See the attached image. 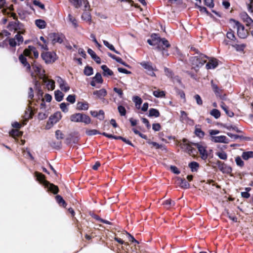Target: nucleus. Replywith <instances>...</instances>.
<instances>
[{
  "instance_id": "nucleus-28",
  "label": "nucleus",
  "mask_w": 253,
  "mask_h": 253,
  "mask_svg": "<svg viewBox=\"0 0 253 253\" xmlns=\"http://www.w3.org/2000/svg\"><path fill=\"white\" fill-rule=\"evenodd\" d=\"M227 135L228 136L232 138H233L234 139H237L238 138L241 139H244L246 140H250V138L249 137H245L243 135H238L236 134H233L231 133L228 132Z\"/></svg>"
},
{
  "instance_id": "nucleus-53",
  "label": "nucleus",
  "mask_w": 253,
  "mask_h": 253,
  "mask_svg": "<svg viewBox=\"0 0 253 253\" xmlns=\"http://www.w3.org/2000/svg\"><path fill=\"white\" fill-rule=\"evenodd\" d=\"M82 18L86 21L91 20V16L88 12H84L82 16Z\"/></svg>"
},
{
  "instance_id": "nucleus-51",
  "label": "nucleus",
  "mask_w": 253,
  "mask_h": 253,
  "mask_svg": "<svg viewBox=\"0 0 253 253\" xmlns=\"http://www.w3.org/2000/svg\"><path fill=\"white\" fill-rule=\"evenodd\" d=\"M15 40L17 41L18 45H20L23 42V38L20 34H18L14 37Z\"/></svg>"
},
{
  "instance_id": "nucleus-46",
  "label": "nucleus",
  "mask_w": 253,
  "mask_h": 253,
  "mask_svg": "<svg viewBox=\"0 0 253 253\" xmlns=\"http://www.w3.org/2000/svg\"><path fill=\"white\" fill-rule=\"evenodd\" d=\"M162 45L165 46L166 47H169L170 46L168 41L165 38H163V39L160 38V46L161 47L162 46Z\"/></svg>"
},
{
  "instance_id": "nucleus-18",
  "label": "nucleus",
  "mask_w": 253,
  "mask_h": 253,
  "mask_svg": "<svg viewBox=\"0 0 253 253\" xmlns=\"http://www.w3.org/2000/svg\"><path fill=\"white\" fill-rule=\"evenodd\" d=\"M89 104L87 102H79L77 104V109L79 110H87Z\"/></svg>"
},
{
  "instance_id": "nucleus-6",
  "label": "nucleus",
  "mask_w": 253,
  "mask_h": 253,
  "mask_svg": "<svg viewBox=\"0 0 253 253\" xmlns=\"http://www.w3.org/2000/svg\"><path fill=\"white\" fill-rule=\"evenodd\" d=\"M192 143H189L187 139L184 138L182 140V143L181 144V148L189 154L194 155L196 150L192 147Z\"/></svg>"
},
{
  "instance_id": "nucleus-21",
  "label": "nucleus",
  "mask_w": 253,
  "mask_h": 253,
  "mask_svg": "<svg viewBox=\"0 0 253 253\" xmlns=\"http://www.w3.org/2000/svg\"><path fill=\"white\" fill-rule=\"evenodd\" d=\"M101 69L103 71V75L104 76H112L113 75V71L109 69L106 65H102Z\"/></svg>"
},
{
  "instance_id": "nucleus-15",
  "label": "nucleus",
  "mask_w": 253,
  "mask_h": 253,
  "mask_svg": "<svg viewBox=\"0 0 253 253\" xmlns=\"http://www.w3.org/2000/svg\"><path fill=\"white\" fill-rule=\"evenodd\" d=\"M43 83L45 84L46 88L48 90H53L55 88V82L53 80H49L47 79L45 76L42 78Z\"/></svg>"
},
{
  "instance_id": "nucleus-41",
  "label": "nucleus",
  "mask_w": 253,
  "mask_h": 253,
  "mask_svg": "<svg viewBox=\"0 0 253 253\" xmlns=\"http://www.w3.org/2000/svg\"><path fill=\"white\" fill-rule=\"evenodd\" d=\"M181 188L187 189L189 187L190 185L188 182L185 179H180V182L179 183Z\"/></svg>"
},
{
  "instance_id": "nucleus-58",
  "label": "nucleus",
  "mask_w": 253,
  "mask_h": 253,
  "mask_svg": "<svg viewBox=\"0 0 253 253\" xmlns=\"http://www.w3.org/2000/svg\"><path fill=\"white\" fill-rule=\"evenodd\" d=\"M194 98L196 101V102L198 105H202L203 104V101L202 98H201L200 96L198 94H196Z\"/></svg>"
},
{
  "instance_id": "nucleus-61",
  "label": "nucleus",
  "mask_w": 253,
  "mask_h": 253,
  "mask_svg": "<svg viewBox=\"0 0 253 253\" xmlns=\"http://www.w3.org/2000/svg\"><path fill=\"white\" fill-rule=\"evenodd\" d=\"M10 134L13 136H20L22 134V133L18 130H12L10 132Z\"/></svg>"
},
{
  "instance_id": "nucleus-1",
  "label": "nucleus",
  "mask_w": 253,
  "mask_h": 253,
  "mask_svg": "<svg viewBox=\"0 0 253 253\" xmlns=\"http://www.w3.org/2000/svg\"><path fill=\"white\" fill-rule=\"evenodd\" d=\"M35 176L36 177L37 180L42 184L45 187H46L48 191L56 194L58 192V188L57 186L49 183L44 179V176L41 173L35 172Z\"/></svg>"
},
{
  "instance_id": "nucleus-56",
  "label": "nucleus",
  "mask_w": 253,
  "mask_h": 253,
  "mask_svg": "<svg viewBox=\"0 0 253 253\" xmlns=\"http://www.w3.org/2000/svg\"><path fill=\"white\" fill-rule=\"evenodd\" d=\"M153 146L155 147L156 149H161L162 150H166V148L165 146L162 144H159V143L154 142L153 143Z\"/></svg>"
},
{
  "instance_id": "nucleus-25",
  "label": "nucleus",
  "mask_w": 253,
  "mask_h": 253,
  "mask_svg": "<svg viewBox=\"0 0 253 253\" xmlns=\"http://www.w3.org/2000/svg\"><path fill=\"white\" fill-rule=\"evenodd\" d=\"M29 50L33 51V54L35 58H38L39 52L35 47L32 45L28 46V47L26 48V52L27 53Z\"/></svg>"
},
{
  "instance_id": "nucleus-47",
  "label": "nucleus",
  "mask_w": 253,
  "mask_h": 253,
  "mask_svg": "<svg viewBox=\"0 0 253 253\" xmlns=\"http://www.w3.org/2000/svg\"><path fill=\"white\" fill-rule=\"evenodd\" d=\"M118 110L121 116H125L126 115V110L124 106L122 105H119L118 107Z\"/></svg>"
},
{
  "instance_id": "nucleus-8",
  "label": "nucleus",
  "mask_w": 253,
  "mask_h": 253,
  "mask_svg": "<svg viewBox=\"0 0 253 253\" xmlns=\"http://www.w3.org/2000/svg\"><path fill=\"white\" fill-rule=\"evenodd\" d=\"M192 144L198 148L201 159L204 160L207 159L208 157V154L206 150V147L199 143H193Z\"/></svg>"
},
{
  "instance_id": "nucleus-37",
  "label": "nucleus",
  "mask_w": 253,
  "mask_h": 253,
  "mask_svg": "<svg viewBox=\"0 0 253 253\" xmlns=\"http://www.w3.org/2000/svg\"><path fill=\"white\" fill-rule=\"evenodd\" d=\"M68 19L75 28H77L78 26L77 20L70 13L68 14Z\"/></svg>"
},
{
  "instance_id": "nucleus-59",
  "label": "nucleus",
  "mask_w": 253,
  "mask_h": 253,
  "mask_svg": "<svg viewBox=\"0 0 253 253\" xmlns=\"http://www.w3.org/2000/svg\"><path fill=\"white\" fill-rule=\"evenodd\" d=\"M8 42L10 46L11 47H15L18 44L14 38L8 39Z\"/></svg>"
},
{
  "instance_id": "nucleus-54",
  "label": "nucleus",
  "mask_w": 253,
  "mask_h": 253,
  "mask_svg": "<svg viewBox=\"0 0 253 253\" xmlns=\"http://www.w3.org/2000/svg\"><path fill=\"white\" fill-rule=\"evenodd\" d=\"M217 165L219 169L221 171H222V172H224V169L225 168V167H226V165H225L223 163L221 162L220 161H218L217 162Z\"/></svg>"
},
{
  "instance_id": "nucleus-13",
  "label": "nucleus",
  "mask_w": 253,
  "mask_h": 253,
  "mask_svg": "<svg viewBox=\"0 0 253 253\" xmlns=\"http://www.w3.org/2000/svg\"><path fill=\"white\" fill-rule=\"evenodd\" d=\"M35 72L40 76L41 79L45 76L44 71L42 69V66L39 64H34L32 65Z\"/></svg>"
},
{
  "instance_id": "nucleus-26",
  "label": "nucleus",
  "mask_w": 253,
  "mask_h": 253,
  "mask_svg": "<svg viewBox=\"0 0 253 253\" xmlns=\"http://www.w3.org/2000/svg\"><path fill=\"white\" fill-rule=\"evenodd\" d=\"M189 167L192 172H196L198 170L199 164L196 162H192L189 164Z\"/></svg>"
},
{
  "instance_id": "nucleus-10",
  "label": "nucleus",
  "mask_w": 253,
  "mask_h": 253,
  "mask_svg": "<svg viewBox=\"0 0 253 253\" xmlns=\"http://www.w3.org/2000/svg\"><path fill=\"white\" fill-rule=\"evenodd\" d=\"M69 1L77 8L80 7L83 4H84L85 10L89 6V3L87 0H69Z\"/></svg>"
},
{
  "instance_id": "nucleus-33",
  "label": "nucleus",
  "mask_w": 253,
  "mask_h": 253,
  "mask_svg": "<svg viewBox=\"0 0 253 253\" xmlns=\"http://www.w3.org/2000/svg\"><path fill=\"white\" fill-rule=\"evenodd\" d=\"M226 37L233 42H234L236 40L234 32L231 29H230L226 33Z\"/></svg>"
},
{
  "instance_id": "nucleus-57",
  "label": "nucleus",
  "mask_w": 253,
  "mask_h": 253,
  "mask_svg": "<svg viewBox=\"0 0 253 253\" xmlns=\"http://www.w3.org/2000/svg\"><path fill=\"white\" fill-rule=\"evenodd\" d=\"M49 145L54 148H59L61 145V142H56L54 141H52L49 143Z\"/></svg>"
},
{
  "instance_id": "nucleus-36",
  "label": "nucleus",
  "mask_w": 253,
  "mask_h": 253,
  "mask_svg": "<svg viewBox=\"0 0 253 253\" xmlns=\"http://www.w3.org/2000/svg\"><path fill=\"white\" fill-rule=\"evenodd\" d=\"M133 101L135 103L136 107L137 108H139L142 103V100L141 98L138 96H135L133 97Z\"/></svg>"
},
{
  "instance_id": "nucleus-22",
  "label": "nucleus",
  "mask_w": 253,
  "mask_h": 253,
  "mask_svg": "<svg viewBox=\"0 0 253 253\" xmlns=\"http://www.w3.org/2000/svg\"><path fill=\"white\" fill-rule=\"evenodd\" d=\"M19 22L18 20L9 23L7 28L9 30H16L18 27Z\"/></svg>"
},
{
  "instance_id": "nucleus-55",
  "label": "nucleus",
  "mask_w": 253,
  "mask_h": 253,
  "mask_svg": "<svg viewBox=\"0 0 253 253\" xmlns=\"http://www.w3.org/2000/svg\"><path fill=\"white\" fill-rule=\"evenodd\" d=\"M55 136L57 139H62L64 138V134L60 130L55 131Z\"/></svg>"
},
{
  "instance_id": "nucleus-3",
  "label": "nucleus",
  "mask_w": 253,
  "mask_h": 253,
  "mask_svg": "<svg viewBox=\"0 0 253 253\" xmlns=\"http://www.w3.org/2000/svg\"><path fill=\"white\" fill-rule=\"evenodd\" d=\"M207 56L203 54H199L197 56L192 57L190 61L194 66V69L202 67L207 61Z\"/></svg>"
},
{
  "instance_id": "nucleus-43",
  "label": "nucleus",
  "mask_w": 253,
  "mask_h": 253,
  "mask_svg": "<svg viewBox=\"0 0 253 253\" xmlns=\"http://www.w3.org/2000/svg\"><path fill=\"white\" fill-rule=\"evenodd\" d=\"M92 79L97 83L102 84L103 83L101 75L99 73H97Z\"/></svg>"
},
{
  "instance_id": "nucleus-24",
  "label": "nucleus",
  "mask_w": 253,
  "mask_h": 253,
  "mask_svg": "<svg viewBox=\"0 0 253 253\" xmlns=\"http://www.w3.org/2000/svg\"><path fill=\"white\" fill-rule=\"evenodd\" d=\"M36 25L40 29H44L46 27V22L42 19H37L35 20Z\"/></svg>"
},
{
  "instance_id": "nucleus-23",
  "label": "nucleus",
  "mask_w": 253,
  "mask_h": 253,
  "mask_svg": "<svg viewBox=\"0 0 253 253\" xmlns=\"http://www.w3.org/2000/svg\"><path fill=\"white\" fill-rule=\"evenodd\" d=\"M64 94L59 90H57L54 91V97L55 100L58 102H60L63 98Z\"/></svg>"
},
{
  "instance_id": "nucleus-62",
  "label": "nucleus",
  "mask_w": 253,
  "mask_h": 253,
  "mask_svg": "<svg viewBox=\"0 0 253 253\" xmlns=\"http://www.w3.org/2000/svg\"><path fill=\"white\" fill-rule=\"evenodd\" d=\"M97 118L100 121L104 120L105 118L104 112L102 110H100L98 112V117Z\"/></svg>"
},
{
  "instance_id": "nucleus-20",
  "label": "nucleus",
  "mask_w": 253,
  "mask_h": 253,
  "mask_svg": "<svg viewBox=\"0 0 253 253\" xmlns=\"http://www.w3.org/2000/svg\"><path fill=\"white\" fill-rule=\"evenodd\" d=\"M218 65V62L216 59L211 60L206 64L207 69L215 68Z\"/></svg>"
},
{
  "instance_id": "nucleus-39",
  "label": "nucleus",
  "mask_w": 253,
  "mask_h": 253,
  "mask_svg": "<svg viewBox=\"0 0 253 253\" xmlns=\"http://www.w3.org/2000/svg\"><path fill=\"white\" fill-rule=\"evenodd\" d=\"M195 134L199 138H203L205 135V132L201 128L197 127V126L195 130Z\"/></svg>"
},
{
  "instance_id": "nucleus-38",
  "label": "nucleus",
  "mask_w": 253,
  "mask_h": 253,
  "mask_svg": "<svg viewBox=\"0 0 253 253\" xmlns=\"http://www.w3.org/2000/svg\"><path fill=\"white\" fill-rule=\"evenodd\" d=\"M231 45L233 47H234L236 50L238 51H242L244 50L245 47V45L244 44H237V43H232V44H231Z\"/></svg>"
},
{
  "instance_id": "nucleus-19",
  "label": "nucleus",
  "mask_w": 253,
  "mask_h": 253,
  "mask_svg": "<svg viewBox=\"0 0 253 253\" xmlns=\"http://www.w3.org/2000/svg\"><path fill=\"white\" fill-rule=\"evenodd\" d=\"M88 53L91 56L92 58L97 63L100 64L101 63V59L96 53L90 48H88L87 50Z\"/></svg>"
},
{
  "instance_id": "nucleus-16",
  "label": "nucleus",
  "mask_w": 253,
  "mask_h": 253,
  "mask_svg": "<svg viewBox=\"0 0 253 253\" xmlns=\"http://www.w3.org/2000/svg\"><path fill=\"white\" fill-rule=\"evenodd\" d=\"M26 56L25 54H21L19 56V60L21 63L27 68V70H30L31 69V66L30 64L27 62Z\"/></svg>"
},
{
  "instance_id": "nucleus-29",
  "label": "nucleus",
  "mask_w": 253,
  "mask_h": 253,
  "mask_svg": "<svg viewBox=\"0 0 253 253\" xmlns=\"http://www.w3.org/2000/svg\"><path fill=\"white\" fill-rule=\"evenodd\" d=\"M221 107L225 111L226 115H228L229 117H232L234 116V113L232 111L229 110L228 107L225 105L224 103H222V104L221 105Z\"/></svg>"
},
{
  "instance_id": "nucleus-12",
  "label": "nucleus",
  "mask_w": 253,
  "mask_h": 253,
  "mask_svg": "<svg viewBox=\"0 0 253 253\" xmlns=\"http://www.w3.org/2000/svg\"><path fill=\"white\" fill-rule=\"evenodd\" d=\"M211 140L215 143H228L229 139L224 135L211 136Z\"/></svg>"
},
{
  "instance_id": "nucleus-49",
  "label": "nucleus",
  "mask_w": 253,
  "mask_h": 253,
  "mask_svg": "<svg viewBox=\"0 0 253 253\" xmlns=\"http://www.w3.org/2000/svg\"><path fill=\"white\" fill-rule=\"evenodd\" d=\"M86 133L87 135L91 136L96 135L97 134H100V133L96 129H89L86 131Z\"/></svg>"
},
{
  "instance_id": "nucleus-52",
  "label": "nucleus",
  "mask_w": 253,
  "mask_h": 253,
  "mask_svg": "<svg viewBox=\"0 0 253 253\" xmlns=\"http://www.w3.org/2000/svg\"><path fill=\"white\" fill-rule=\"evenodd\" d=\"M66 100L67 101L69 102L70 103L73 104V103H74L75 102V101H76V96L75 95H69L67 98H66Z\"/></svg>"
},
{
  "instance_id": "nucleus-34",
  "label": "nucleus",
  "mask_w": 253,
  "mask_h": 253,
  "mask_svg": "<svg viewBox=\"0 0 253 253\" xmlns=\"http://www.w3.org/2000/svg\"><path fill=\"white\" fill-rule=\"evenodd\" d=\"M149 117H158L160 116V113L158 110L154 108H151L149 110Z\"/></svg>"
},
{
  "instance_id": "nucleus-17",
  "label": "nucleus",
  "mask_w": 253,
  "mask_h": 253,
  "mask_svg": "<svg viewBox=\"0 0 253 253\" xmlns=\"http://www.w3.org/2000/svg\"><path fill=\"white\" fill-rule=\"evenodd\" d=\"M93 95H96L98 98L103 99L107 95V91L104 88H102L98 90H95L93 93Z\"/></svg>"
},
{
  "instance_id": "nucleus-4",
  "label": "nucleus",
  "mask_w": 253,
  "mask_h": 253,
  "mask_svg": "<svg viewBox=\"0 0 253 253\" xmlns=\"http://www.w3.org/2000/svg\"><path fill=\"white\" fill-rule=\"evenodd\" d=\"M48 39L51 41L53 44H55V43H61L66 39L62 34L51 33L48 35Z\"/></svg>"
},
{
  "instance_id": "nucleus-63",
  "label": "nucleus",
  "mask_w": 253,
  "mask_h": 253,
  "mask_svg": "<svg viewBox=\"0 0 253 253\" xmlns=\"http://www.w3.org/2000/svg\"><path fill=\"white\" fill-rule=\"evenodd\" d=\"M205 4L210 8H212L214 6L213 0H204Z\"/></svg>"
},
{
  "instance_id": "nucleus-14",
  "label": "nucleus",
  "mask_w": 253,
  "mask_h": 253,
  "mask_svg": "<svg viewBox=\"0 0 253 253\" xmlns=\"http://www.w3.org/2000/svg\"><path fill=\"white\" fill-rule=\"evenodd\" d=\"M240 17L243 21L246 23L247 26H253V20L246 12H242L240 14Z\"/></svg>"
},
{
  "instance_id": "nucleus-40",
  "label": "nucleus",
  "mask_w": 253,
  "mask_h": 253,
  "mask_svg": "<svg viewBox=\"0 0 253 253\" xmlns=\"http://www.w3.org/2000/svg\"><path fill=\"white\" fill-rule=\"evenodd\" d=\"M84 74L87 76L93 74V68L90 66H86L84 71Z\"/></svg>"
},
{
  "instance_id": "nucleus-50",
  "label": "nucleus",
  "mask_w": 253,
  "mask_h": 253,
  "mask_svg": "<svg viewBox=\"0 0 253 253\" xmlns=\"http://www.w3.org/2000/svg\"><path fill=\"white\" fill-rule=\"evenodd\" d=\"M235 162L237 165L239 167H242L244 165V162L239 156H238L235 158Z\"/></svg>"
},
{
  "instance_id": "nucleus-2",
  "label": "nucleus",
  "mask_w": 253,
  "mask_h": 253,
  "mask_svg": "<svg viewBox=\"0 0 253 253\" xmlns=\"http://www.w3.org/2000/svg\"><path fill=\"white\" fill-rule=\"evenodd\" d=\"M70 120L72 122L76 123H83L86 125L91 122L89 117L86 114L83 113H75L70 116Z\"/></svg>"
},
{
  "instance_id": "nucleus-60",
  "label": "nucleus",
  "mask_w": 253,
  "mask_h": 253,
  "mask_svg": "<svg viewBox=\"0 0 253 253\" xmlns=\"http://www.w3.org/2000/svg\"><path fill=\"white\" fill-rule=\"evenodd\" d=\"M164 71L165 74L169 78H172L173 76V73L171 70H170L169 68L165 67L164 68Z\"/></svg>"
},
{
  "instance_id": "nucleus-35",
  "label": "nucleus",
  "mask_w": 253,
  "mask_h": 253,
  "mask_svg": "<svg viewBox=\"0 0 253 253\" xmlns=\"http://www.w3.org/2000/svg\"><path fill=\"white\" fill-rule=\"evenodd\" d=\"M57 203L60 205L65 207L66 206V203L63 198L60 195H57L55 197Z\"/></svg>"
},
{
  "instance_id": "nucleus-11",
  "label": "nucleus",
  "mask_w": 253,
  "mask_h": 253,
  "mask_svg": "<svg viewBox=\"0 0 253 253\" xmlns=\"http://www.w3.org/2000/svg\"><path fill=\"white\" fill-rule=\"evenodd\" d=\"M140 65L147 71V74L152 76L155 77L156 76L154 72V68L152 66L151 63L148 62H142L140 63Z\"/></svg>"
},
{
  "instance_id": "nucleus-7",
  "label": "nucleus",
  "mask_w": 253,
  "mask_h": 253,
  "mask_svg": "<svg viewBox=\"0 0 253 253\" xmlns=\"http://www.w3.org/2000/svg\"><path fill=\"white\" fill-rule=\"evenodd\" d=\"M42 59L46 63H51L55 61L57 55L54 52H46L41 55Z\"/></svg>"
},
{
  "instance_id": "nucleus-44",
  "label": "nucleus",
  "mask_w": 253,
  "mask_h": 253,
  "mask_svg": "<svg viewBox=\"0 0 253 253\" xmlns=\"http://www.w3.org/2000/svg\"><path fill=\"white\" fill-rule=\"evenodd\" d=\"M153 94L156 97H163L165 96V92L163 91L155 90L153 92Z\"/></svg>"
},
{
  "instance_id": "nucleus-9",
  "label": "nucleus",
  "mask_w": 253,
  "mask_h": 253,
  "mask_svg": "<svg viewBox=\"0 0 253 253\" xmlns=\"http://www.w3.org/2000/svg\"><path fill=\"white\" fill-rule=\"evenodd\" d=\"M152 39H148L147 42L151 45H157L156 48L159 50H161L160 46V38L156 34L151 36Z\"/></svg>"
},
{
  "instance_id": "nucleus-42",
  "label": "nucleus",
  "mask_w": 253,
  "mask_h": 253,
  "mask_svg": "<svg viewBox=\"0 0 253 253\" xmlns=\"http://www.w3.org/2000/svg\"><path fill=\"white\" fill-rule=\"evenodd\" d=\"M211 115L214 117L215 119H218L220 116V111L216 109H212L210 113Z\"/></svg>"
},
{
  "instance_id": "nucleus-31",
  "label": "nucleus",
  "mask_w": 253,
  "mask_h": 253,
  "mask_svg": "<svg viewBox=\"0 0 253 253\" xmlns=\"http://www.w3.org/2000/svg\"><path fill=\"white\" fill-rule=\"evenodd\" d=\"M163 205L165 207V208L169 209L175 205V202L172 201L171 199H168L165 201Z\"/></svg>"
},
{
  "instance_id": "nucleus-48",
  "label": "nucleus",
  "mask_w": 253,
  "mask_h": 253,
  "mask_svg": "<svg viewBox=\"0 0 253 253\" xmlns=\"http://www.w3.org/2000/svg\"><path fill=\"white\" fill-rule=\"evenodd\" d=\"M225 128L229 130H234V131H236L237 132H239V133L242 132V131L241 130H239L237 127H236V126H232V125L227 126H225Z\"/></svg>"
},
{
  "instance_id": "nucleus-27",
  "label": "nucleus",
  "mask_w": 253,
  "mask_h": 253,
  "mask_svg": "<svg viewBox=\"0 0 253 253\" xmlns=\"http://www.w3.org/2000/svg\"><path fill=\"white\" fill-rule=\"evenodd\" d=\"M189 118L188 117L187 114L185 111H180V121L181 123H186Z\"/></svg>"
},
{
  "instance_id": "nucleus-5",
  "label": "nucleus",
  "mask_w": 253,
  "mask_h": 253,
  "mask_svg": "<svg viewBox=\"0 0 253 253\" xmlns=\"http://www.w3.org/2000/svg\"><path fill=\"white\" fill-rule=\"evenodd\" d=\"M230 21L235 23V26L237 29V34L239 37L241 39H245L246 38L248 32L245 30L244 26L239 21L234 19H231Z\"/></svg>"
},
{
  "instance_id": "nucleus-30",
  "label": "nucleus",
  "mask_w": 253,
  "mask_h": 253,
  "mask_svg": "<svg viewBox=\"0 0 253 253\" xmlns=\"http://www.w3.org/2000/svg\"><path fill=\"white\" fill-rule=\"evenodd\" d=\"M242 157L244 160H248L250 158H253V151L244 152L242 153Z\"/></svg>"
},
{
  "instance_id": "nucleus-32",
  "label": "nucleus",
  "mask_w": 253,
  "mask_h": 253,
  "mask_svg": "<svg viewBox=\"0 0 253 253\" xmlns=\"http://www.w3.org/2000/svg\"><path fill=\"white\" fill-rule=\"evenodd\" d=\"M103 42L104 44L106 47H107L109 49H110L111 50L114 51V52H115L116 53H117L118 54H120L119 51H118L117 50H116L115 49V48L114 47V46L112 44L109 43V42H107V41H105V40H103Z\"/></svg>"
},
{
  "instance_id": "nucleus-64",
  "label": "nucleus",
  "mask_w": 253,
  "mask_h": 253,
  "mask_svg": "<svg viewBox=\"0 0 253 253\" xmlns=\"http://www.w3.org/2000/svg\"><path fill=\"white\" fill-rule=\"evenodd\" d=\"M60 107L61 110L65 113H66L68 111V109L67 107V104L64 102L60 104Z\"/></svg>"
},
{
  "instance_id": "nucleus-45",
  "label": "nucleus",
  "mask_w": 253,
  "mask_h": 253,
  "mask_svg": "<svg viewBox=\"0 0 253 253\" xmlns=\"http://www.w3.org/2000/svg\"><path fill=\"white\" fill-rule=\"evenodd\" d=\"M216 155L220 159L222 160H225L227 158V154L223 151L216 152Z\"/></svg>"
}]
</instances>
